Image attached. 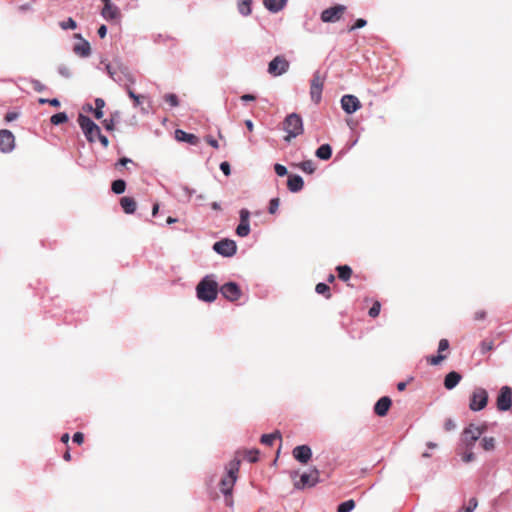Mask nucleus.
<instances>
[{"instance_id": "obj_29", "label": "nucleus", "mask_w": 512, "mask_h": 512, "mask_svg": "<svg viewBox=\"0 0 512 512\" xmlns=\"http://www.w3.org/2000/svg\"><path fill=\"white\" fill-rule=\"evenodd\" d=\"M338 272V278L344 282H347L352 276V269L348 265H339L336 267Z\"/></svg>"}, {"instance_id": "obj_24", "label": "nucleus", "mask_w": 512, "mask_h": 512, "mask_svg": "<svg viewBox=\"0 0 512 512\" xmlns=\"http://www.w3.org/2000/svg\"><path fill=\"white\" fill-rule=\"evenodd\" d=\"M287 186L291 192H299L304 186L302 177L299 175H290L288 177Z\"/></svg>"}, {"instance_id": "obj_37", "label": "nucleus", "mask_w": 512, "mask_h": 512, "mask_svg": "<svg viewBox=\"0 0 512 512\" xmlns=\"http://www.w3.org/2000/svg\"><path fill=\"white\" fill-rule=\"evenodd\" d=\"M461 455L462 461L465 463H469L475 460V454L472 449L462 448V451L459 453Z\"/></svg>"}, {"instance_id": "obj_22", "label": "nucleus", "mask_w": 512, "mask_h": 512, "mask_svg": "<svg viewBox=\"0 0 512 512\" xmlns=\"http://www.w3.org/2000/svg\"><path fill=\"white\" fill-rule=\"evenodd\" d=\"M175 138L178 141L187 142L191 145H198L200 140L195 134L187 133L181 129L175 131Z\"/></svg>"}, {"instance_id": "obj_38", "label": "nucleus", "mask_w": 512, "mask_h": 512, "mask_svg": "<svg viewBox=\"0 0 512 512\" xmlns=\"http://www.w3.org/2000/svg\"><path fill=\"white\" fill-rule=\"evenodd\" d=\"M355 507V502L354 500H347L345 502H342L338 508H337V512H350L351 510H353Z\"/></svg>"}, {"instance_id": "obj_62", "label": "nucleus", "mask_w": 512, "mask_h": 512, "mask_svg": "<svg viewBox=\"0 0 512 512\" xmlns=\"http://www.w3.org/2000/svg\"><path fill=\"white\" fill-rule=\"evenodd\" d=\"M70 439V436L68 433H64L62 436H61V442H63L64 444H67L68 441Z\"/></svg>"}, {"instance_id": "obj_34", "label": "nucleus", "mask_w": 512, "mask_h": 512, "mask_svg": "<svg viewBox=\"0 0 512 512\" xmlns=\"http://www.w3.org/2000/svg\"><path fill=\"white\" fill-rule=\"evenodd\" d=\"M111 189L115 194H122L126 189V182L118 179L112 182Z\"/></svg>"}, {"instance_id": "obj_31", "label": "nucleus", "mask_w": 512, "mask_h": 512, "mask_svg": "<svg viewBox=\"0 0 512 512\" xmlns=\"http://www.w3.org/2000/svg\"><path fill=\"white\" fill-rule=\"evenodd\" d=\"M276 439H281V433L279 431H276L271 434L262 435L260 441L264 445L271 446V445H273V443Z\"/></svg>"}, {"instance_id": "obj_64", "label": "nucleus", "mask_w": 512, "mask_h": 512, "mask_svg": "<svg viewBox=\"0 0 512 512\" xmlns=\"http://www.w3.org/2000/svg\"><path fill=\"white\" fill-rule=\"evenodd\" d=\"M131 162L130 159L126 158V157H123L119 160V164L122 165V166H125L127 163Z\"/></svg>"}, {"instance_id": "obj_40", "label": "nucleus", "mask_w": 512, "mask_h": 512, "mask_svg": "<svg viewBox=\"0 0 512 512\" xmlns=\"http://www.w3.org/2000/svg\"><path fill=\"white\" fill-rule=\"evenodd\" d=\"M446 359V355L438 354L437 356H427L426 361L428 364L436 366Z\"/></svg>"}, {"instance_id": "obj_4", "label": "nucleus", "mask_w": 512, "mask_h": 512, "mask_svg": "<svg viewBox=\"0 0 512 512\" xmlns=\"http://www.w3.org/2000/svg\"><path fill=\"white\" fill-rule=\"evenodd\" d=\"M283 129L287 132V136L285 137L286 141H290L292 138L301 135L303 133L301 117L296 113L288 115L284 120Z\"/></svg>"}, {"instance_id": "obj_44", "label": "nucleus", "mask_w": 512, "mask_h": 512, "mask_svg": "<svg viewBox=\"0 0 512 512\" xmlns=\"http://www.w3.org/2000/svg\"><path fill=\"white\" fill-rule=\"evenodd\" d=\"M279 205H280V199L272 198L269 202V208H268L269 213L275 214L279 208Z\"/></svg>"}, {"instance_id": "obj_2", "label": "nucleus", "mask_w": 512, "mask_h": 512, "mask_svg": "<svg viewBox=\"0 0 512 512\" xmlns=\"http://www.w3.org/2000/svg\"><path fill=\"white\" fill-rule=\"evenodd\" d=\"M107 70L114 81L122 83L126 87L129 97L133 99L135 106H138L140 104L141 96L136 95L130 88V85L135 83V79L133 75L127 70V68L117 71L112 66L108 65Z\"/></svg>"}, {"instance_id": "obj_10", "label": "nucleus", "mask_w": 512, "mask_h": 512, "mask_svg": "<svg viewBox=\"0 0 512 512\" xmlns=\"http://www.w3.org/2000/svg\"><path fill=\"white\" fill-rule=\"evenodd\" d=\"M488 402V393L483 388H476L470 398L469 408L472 411L484 409Z\"/></svg>"}, {"instance_id": "obj_55", "label": "nucleus", "mask_w": 512, "mask_h": 512, "mask_svg": "<svg viewBox=\"0 0 512 512\" xmlns=\"http://www.w3.org/2000/svg\"><path fill=\"white\" fill-rule=\"evenodd\" d=\"M19 116V113L17 112H8L6 115H5V120L7 122H11V121H14L18 118Z\"/></svg>"}, {"instance_id": "obj_59", "label": "nucleus", "mask_w": 512, "mask_h": 512, "mask_svg": "<svg viewBox=\"0 0 512 512\" xmlns=\"http://www.w3.org/2000/svg\"><path fill=\"white\" fill-rule=\"evenodd\" d=\"M255 99V96L251 94H244L241 96V100L243 101H254Z\"/></svg>"}, {"instance_id": "obj_20", "label": "nucleus", "mask_w": 512, "mask_h": 512, "mask_svg": "<svg viewBox=\"0 0 512 512\" xmlns=\"http://www.w3.org/2000/svg\"><path fill=\"white\" fill-rule=\"evenodd\" d=\"M15 147V137L11 131L2 129V152H11Z\"/></svg>"}, {"instance_id": "obj_3", "label": "nucleus", "mask_w": 512, "mask_h": 512, "mask_svg": "<svg viewBox=\"0 0 512 512\" xmlns=\"http://www.w3.org/2000/svg\"><path fill=\"white\" fill-rule=\"evenodd\" d=\"M218 283L212 276H205L196 286V294L199 300L213 302L218 295Z\"/></svg>"}, {"instance_id": "obj_51", "label": "nucleus", "mask_w": 512, "mask_h": 512, "mask_svg": "<svg viewBox=\"0 0 512 512\" xmlns=\"http://www.w3.org/2000/svg\"><path fill=\"white\" fill-rule=\"evenodd\" d=\"M220 169L226 176L231 174L230 164L226 161L220 164Z\"/></svg>"}, {"instance_id": "obj_43", "label": "nucleus", "mask_w": 512, "mask_h": 512, "mask_svg": "<svg viewBox=\"0 0 512 512\" xmlns=\"http://www.w3.org/2000/svg\"><path fill=\"white\" fill-rule=\"evenodd\" d=\"M380 309H381V304L379 301H375L372 305V307L369 309V316L372 317V318H376L379 313H380Z\"/></svg>"}, {"instance_id": "obj_60", "label": "nucleus", "mask_w": 512, "mask_h": 512, "mask_svg": "<svg viewBox=\"0 0 512 512\" xmlns=\"http://www.w3.org/2000/svg\"><path fill=\"white\" fill-rule=\"evenodd\" d=\"M48 103L51 105V106H54V107H59L60 106V102L58 99L54 98V99H49Z\"/></svg>"}, {"instance_id": "obj_33", "label": "nucleus", "mask_w": 512, "mask_h": 512, "mask_svg": "<svg viewBox=\"0 0 512 512\" xmlns=\"http://www.w3.org/2000/svg\"><path fill=\"white\" fill-rule=\"evenodd\" d=\"M495 438L494 437H484L482 438L480 445L485 451H492L495 449Z\"/></svg>"}, {"instance_id": "obj_42", "label": "nucleus", "mask_w": 512, "mask_h": 512, "mask_svg": "<svg viewBox=\"0 0 512 512\" xmlns=\"http://www.w3.org/2000/svg\"><path fill=\"white\" fill-rule=\"evenodd\" d=\"M164 101L168 103L171 107H176L179 105V100L176 94L169 93L164 96Z\"/></svg>"}, {"instance_id": "obj_17", "label": "nucleus", "mask_w": 512, "mask_h": 512, "mask_svg": "<svg viewBox=\"0 0 512 512\" xmlns=\"http://www.w3.org/2000/svg\"><path fill=\"white\" fill-rule=\"evenodd\" d=\"M240 223L236 228V234L240 237H246L250 233L249 218L250 212L247 209H241L239 212Z\"/></svg>"}, {"instance_id": "obj_1", "label": "nucleus", "mask_w": 512, "mask_h": 512, "mask_svg": "<svg viewBox=\"0 0 512 512\" xmlns=\"http://www.w3.org/2000/svg\"><path fill=\"white\" fill-rule=\"evenodd\" d=\"M239 466L240 459H233L227 466V474L220 481V490L226 496V504L228 506L233 505L231 494L237 480Z\"/></svg>"}, {"instance_id": "obj_36", "label": "nucleus", "mask_w": 512, "mask_h": 512, "mask_svg": "<svg viewBox=\"0 0 512 512\" xmlns=\"http://www.w3.org/2000/svg\"><path fill=\"white\" fill-rule=\"evenodd\" d=\"M50 121H51V123L53 125H59V124L67 122L68 121V117H67L66 113L59 112V113L54 114L53 116H51Z\"/></svg>"}, {"instance_id": "obj_54", "label": "nucleus", "mask_w": 512, "mask_h": 512, "mask_svg": "<svg viewBox=\"0 0 512 512\" xmlns=\"http://www.w3.org/2000/svg\"><path fill=\"white\" fill-rule=\"evenodd\" d=\"M103 125H104L106 130L112 131L114 129V120L112 118L111 119H105L103 121Z\"/></svg>"}, {"instance_id": "obj_25", "label": "nucleus", "mask_w": 512, "mask_h": 512, "mask_svg": "<svg viewBox=\"0 0 512 512\" xmlns=\"http://www.w3.org/2000/svg\"><path fill=\"white\" fill-rule=\"evenodd\" d=\"M120 205L124 212L127 214H133L137 207V203L134 198L128 196L122 197L120 199Z\"/></svg>"}, {"instance_id": "obj_12", "label": "nucleus", "mask_w": 512, "mask_h": 512, "mask_svg": "<svg viewBox=\"0 0 512 512\" xmlns=\"http://www.w3.org/2000/svg\"><path fill=\"white\" fill-rule=\"evenodd\" d=\"M219 292L228 301L235 302L240 299L242 291L237 283L228 282L219 288Z\"/></svg>"}, {"instance_id": "obj_9", "label": "nucleus", "mask_w": 512, "mask_h": 512, "mask_svg": "<svg viewBox=\"0 0 512 512\" xmlns=\"http://www.w3.org/2000/svg\"><path fill=\"white\" fill-rule=\"evenodd\" d=\"M325 77L321 75L319 71H316L313 74V78L311 80L310 85V96L312 101L315 104H318L321 101V95L323 91Z\"/></svg>"}, {"instance_id": "obj_63", "label": "nucleus", "mask_w": 512, "mask_h": 512, "mask_svg": "<svg viewBox=\"0 0 512 512\" xmlns=\"http://www.w3.org/2000/svg\"><path fill=\"white\" fill-rule=\"evenodd\" d=\"M406 386H407V383H406V382H399V383L397 384V389H398L399 391H404V390H405V388H406Z\"/></svg>"}, {"instance_id": "obj_48", "label": "nucleus", "mask_w": 512, "mask_h": 512, "mask_svg": "<svg viewBox=\"0 0 512 512\" xmlns=\"http://www.w3.org/2000/svg\"><path fill=\"white\" fill-rule=\"evenodd\" d=\"M449 349V341L447 339H441L438 346V354H442L443 351Z\"/></svg>"}, {"instance_id": "obj_28", "label": "nucleus", "mask_w": 512, "mask_h": 512, "mask_svg": "<svg viewBox=\"0 0 512 512\" xmlns=\"http://www.w3.org/2000/svg\"><path fill=\"white\" fill-rule=\"evenodd\" d=\"M104 106H105V101L102 98H96L95 99V109H93L91 105H88L87 110L93 111L96 119H101L103 117L102 109L104 108Z\"/></svg>"}, {"instance_id": "obj_50", "label": "nucleus", "mask_w": 512, "mask_h": 512, "mask_svg": "<svg viewBox=\"0 0 512 512\" xmlns=\"http://www.w3.org/2000/svg\"><path fill=\"white\" fill-rule=\"evenodd\" d=\"M96 139L100 141V143L102 144V146H103L104 148H107V147H108V145H109V140H108V138H107L105 135H103V134L101 133V131L99 132V135H97V136H96Z\"/></svg>"}, {"instance_id": "obj_56", "label": "nucleus", "mask_w": 512, "mask_h": 512, "mask_svg": "<svg viewBox=\"0 0 512 512\" xmlns=\"http://www.w3.org/2000/svg\"><path fill=\"white\" fill-rule=\"evenodd\" d=\"M485 317H486V312L484 310H479V311L475 312V314H474V320H477V321L483 320V319H485Z\"/></svg>"}, {"instance_id": "obj_45", "label": "nucleus", "mask_w": 512, "mask_h": 512, "mask_svg": "<svg viewBox=\"0 0 512 512\" xmlns=\"http://www.w3.org/2000/svg\"><path fill=\"white\" fill-rule=\"evenodd\" d=\"M60 27L64 30H67V29H75L77 27V24L76 22L74 21L73 18H68L66 21H62L60 23Z\"/></svg>"}, {"instance_id": "obj_7", "label": "nucleus", "mask_w": 512, "mask_h": 512, "mask_svg": "<svg viewBox=\"0 0 512 512\" xmlns=\"http://www.w3.org/2000/svg\"><path fill=\"white\" fill-rule=\"evenodd\" d=\"M320 479V473L317 468L311 469L307 473H303L298 481L294 482V488L297 490H303L315 486Z\"/></svg>"}, {"instance_id": "obj_15", "label": "nucleus", "mask_w": 512, "mask_h": 512, "mask_svg": "<svg viewBox=\"0 0 512 512\" xmlns=\"http://www.w3.org/2000/svg\"><path fill=\"white\" fill-rule=\"evenodd\" d=\"M512 405V389L509 386H503L497 397V409L507 411Z\"/></svg>"}, {"instance_id": "obj_47", "label": "nucleus", "mask_w": 512, "mask_h": 512, "mask_svg": "<svg viewBox=\"0 0 512 512\" xmlns=\"http://www.w3.org/2000/svg\"><path fill=\"white\" fill-rule=\"evenodd\" d=\"M367 24V21L365 19H362V18H359L355 21V23L348 29L349 32L355 30V29H359V28H363L364 26H366Z\"/></svg>"}, {"instance_id": "obj_35", "label": "nucleus", "mask_w": 512, "mask_h": 512, "mask_svg": "<svg viewBox=\"0 0 512 512\" xmlns=\"http://www.w3.org/2000/svg\"><path fill=\"white\" fill-rule=\"evenodd\" d=\"M251 1L252 0H241L239 2L238 10L242 15L247 16L251 13Z\"/></svg>"}, {"instance_id": "obj_18", "label": "nucleus", "mask_w": 512, "mask_h": 512, "mask_svg": "<svg viewBox=\"0 0 512 512\" xmlns=\"http://www.w3.org/2000/svg\"><path fill=\"white\" fill-rule=\"evenodd\" d=\"M293 457L302 464H307L312 457V450L308 445H299L293 449Z\"/></svg>"}, {"instance_id": "obj_14", "label": "nucleus", "mask_w": 512, "mask_h": 512, "mask_svg": "<svg viewBox=\"0 0 512 512\" xmlns=\"http://www.w3.org/2000/svg\"><path fill=\"white\" fill-rule=\"evenodd\" d=\"M213 249L224 257H231L236 253L237 246L233 240L222 239L213 245Z\"/></svg>"}, {"instance_id": "obj_27", "label": "nucleus", "mask_w": 512, "mask_h": 512, "mask_svg": "<svg viewBox=\"0 0 512 512\" xmlns=\"http://www.w3.org/2000/svg\"><path fill=\"white\" fill-rule=\"evenodd\" d=\"M74 52L81 57L89 56L91 53V47L89 42L86 40H82L80 43L74 46Z\"/></svg>"}, {"instance_id": "obj_32", "label": "nucleus", "mask_w": 512, "mask_h": 512, "mask_svg": "<svg viewBox=\"0 0 512 512\" xmlns=\"http://www.w3.org/2000/svg\"><path fill=\"white\" fill-rule=\"evenodd\" d=\"M315 291L323 295L326 299H330L332 296L330 287L325 283H318L315 287Z\"/></svg>"}, {"instance_id": "obj_21", "label": "nucleus", "mask_w": 512, "mask_h": 512, "mask_svg": "<svg viewBox=\"0 0 512 512\" xmlns=\"http://www.w3.org/2000/svg\"><path fill=\"white\" fill-rule=\"evenodd\" d=\"M259 453L258 449L239 450L236 452L234 459H240V462L242 460H247L251 463H255L258 461Z\"/></svg>"}, {"instance_id": "obj_5", "label": "nucleus", "mask_w": 512, "mask_h": 512, "mask_svg": "<svg viewBox=\"0 0 512 512\" xmlns=\"http://www.w3.org/2000/svg\"><path fill=\"white\" fill-rule=\"evenodd\" d=\"M486 426H475L470 424L467 428L464 429L461 436L462 448L465 449H473L476 441L481 437V435L485 432Z\"/></svg>"}, {"instance_id": "obj_53", "label": "nucleus", "mask_w": 512, "mask_h": 512, "mask_svg": "<svg viewBox=\"0 0 512 512\" xmlns=\"http://www.w3.org/2000/svg\"><path fill=\"white\" fill-rule=\"evenodd\" d=\"M455 427H456V424L452 419H446V421L444 422V428L446 431H451V430L455 429Z\"/></svg>"}, {"instance_id": "obj_26", "label": "nucleus", "mask_w": 512, "mask_h": 512, "mask_svg": "<svg viewBox=\"0 0 512 512\" xmlns=\"http://www.w3.org/2000/svg\"><path fill=\"white\" fill-rule=\"evenodd\" d=\"M263 3L266 9L273 13H277L285 7L287 0H264Z\"/></svg>"}, {"instance_id": "obj_61", "label": "nucleus", "mask_w": 512, "mask_h": 512, "mask_svg": "<svg viewBox=\"0 0 512 512\" xmlns=\"http://www.w3.org/2000/svg\"><path fill=\"white\" fill-rule=\"evenodd\" d=\"M245 125L247 127V129L252 132L253 131V128H254V125H253V122L251 120H246L245 121Z\"/></svg>"}, {"instance_id": "obj_57", "label": "nucleus", "mask_w": 512, "mask_h": 512, "mask_svg": "<svg viewBox=\"0 0 512 512\" xmlns=\"http://www.w3.org/2000/svg\"><path fill=\"white\" fill-rule=\"evenodd\" d=\"M97 33H98L100 38H104L106 36V34H107V27L105 25H101L98 28Z\"/></svg>"}, {"instance_id": "obj_49", "label": "nucleus", "mask_w": 512, "mask_h": 512, "mask_svg": "<svg viewBox=\"0 0 512 512\" xmlns=\"http://www.w3.org/2000/svg\"><path fill=\"white\" fill-rule=\"evenodd\" d=\"M274 170H275V173L282 177V176H285L287 174V169L285 166L281 165V164H275L274 166Z\"/></svg>"}, {"instance_id": "obj_41", "label": "nucleus", "mask_w": 512, "mask_h": 512, "mask_svg": "<svg viewBox=\"0 0 512 512\" xmlns=\"http://www.w3.org/2000/svg\"><path fill=\"white\" fill-rule=\"evenodd\" d=\"M478 506V500L475 497L470 498L468 505L461 508L458 512H473Z\"/></svg>"}, {"instance_id": "obj_8", "label": "nucleus", "mask_w": 512, "mask_h": 512, "mask_svg": "<svg viewBox=\"0 0 512 512\" xmlns=\"http://www.w3.org/2000/svg\"><path fill=\"white\" fill-rule=\"evenodd\" d=\"M347 7L342 4L329 7L321 12L320 19L324 23H335L345 14Z\"/></svg>"}, {"instance_id": "obj_11", "label": "nucleus", "mask_w": 512, "mask_h": 512, "mask_svg": "<svg viewBox=\"0 0 512 512\" xmlns=\"http://www.w3.org/2000/svg\"><path fill=\"white\" fill-rule=\"evenodd\" d=\"M289 66L287 59L282 55H278L268 64V73L274 77L280 76L288 71Z\"/></svg>"}, {"instance_id": "obj_39", "label": "nucleus", "mask_w": 512, "mask_h": 512, "mask_svg": "<svg viewBox=\"0 0 512 512\" xmlns=\"http://www.w3.org/2000/svg\"><path fill=\"white\" fill-rule=\"evenodd\" d=\"M299 167L306 173L312 174L315 171V165L312 160L303 161Z\"/></svg>"}, {"instance_id": "obj_30", "label": "nucleus", "mask_w": 512, "mask_h": 512, "mask_svg": "<svg viewBox=\"0 0 512 512\" xmlns=\"http://www.w3.org/2000/svg\"><path fill=\"white\" fill-rule=\"evenodd\" d=\"M316 156L322 160H328L332 156V148L329 144H323L316 150Z\"/></svg>"}, {"instance_id": "obj_19", "label": "nucleus", "mask_w": 512, "mask_h": 512, "mask_svg": "<svg viewBox=\"0 0 512 512\" xmlns=\"http://www.w3.org/2000/svg\"><path fill=\"white\" fill-rule=\"evenodd\" d=\"M391 404L392 401L389 397H381L374 406V413L380 417L386 416L391 407Z\"/></svg>"}, {"instance_id": "obj_46", "label": "nucleus", "mask_w": 512, "mask_h": 512, "mask_svg": "<svg viewBox=\"0 0 512 512\" xmlns=\"http://www.w3.org/2000/svg\"><path fill=\"white\" fill-rule=\"evenodd\" d=\"M493 348H494L493 341L484 340L480 344V350H481L482 354H485V353L491 351Z\"/></svg>"}, {"instance_id": "obj_6", "label": "nucleus", "mask_w": 512, "mask_h": 512, "mask_svg": "<svg viewBox=\"0 0 512 512\" xmlns=\"http://www.w3.org/2000/svg\"><path fill=\"white\" fill-rule=\"evenodd\" d=\"M77 121L86 139L89 142H94L96 140V136L99 135V132L101 131L99 126L95 124L88 116L83 114H79Z\"/></svg>"}, {"instance_id": "obj_13", "label": "nucleus", "mask_w": 512, "mask_h": 512, "mask_svg": "<svg viewBox=\"0 0 512 512\" xmlns=\"http://www.w3.org/2000/svg\"><path fill=\"white\" fill-rule=\"evenodd\" d=\"M103 2V8L101 10V15L107 21H116L119 22L121 20V11L120 9L111 2V0H101Z\"/></svg>"}, {"instance_id": "obj_52", "label": "nucleus", "mask_w": 512, "mask_h": 512, "mask_svg": "<svg viewBox=\"0 0 512 512\" xmlns=\"http://www.w3.org/2000/svg\"><path fill=\"white\" fill-rule=\"evenodd\" d=\"M73 442L81 445L84 442V434L82 432H76L73 435Z\"/></svg>"}, {"instance_id": "obj_58", "label": "nucleus", "mask_w": 512, "mask_h": 512, "mask_svg": "<svg viewBox=\"0 0 512 512\" xmlns=\"http://www.w3.org/2000/svg\"><path fill=\"white\" fill-rule=\"evenodd\" d=\"M206 142L216 149L219 147L218 141L210 136L206 138Z\"/></svg>"}, {"instance_id": "obj_16", "label": "nucleus", "mask_w": 512, "mask_h": 512, "mask_svg": "<svg viewBox=\"0 0 512 512\" xmlns=\"http://www.w3.org/2000/svg\"><path fill=\"white\" fill-rule=\"evenodd\" d=\"M341 107L347 114H352L361 108V102L354 95H344L341 99Z\"/></svg>"}, {"instance_id": "obj_23", "label": "nucleus", "mask_w": 512, "mask_h": 512, "mask_svg": "<svg viewBox=\"0 0 512 512\" xmlns=\"http://www.w3.org/2000/svg\"><path fill=\"white\" fill-rule=\"evenodd\" d=\"M462 376L456 371L449 372L444 379V387L448 390L455 388L461 381Z\"/></svg>"}]
</instances>
